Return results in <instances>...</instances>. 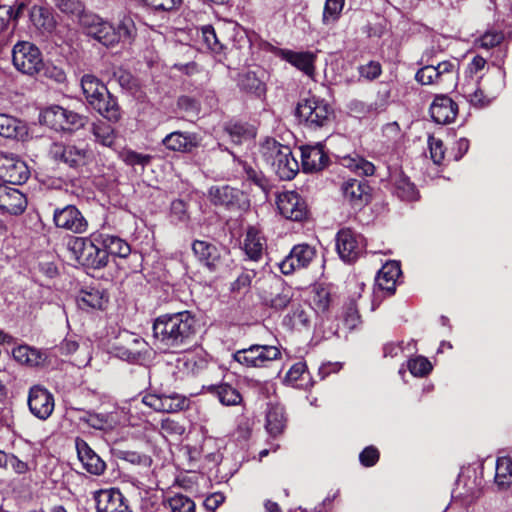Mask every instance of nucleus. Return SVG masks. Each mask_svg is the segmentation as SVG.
I'll list each match as a JSON object with an SVG mask.
<instances>
[{
    "label": "nucleus",
    "mask_w": 512,
    "mask_h": 512,
    "mask_svg": "<svg viewBox=\"0 0 512 512\" xmlns=\"http://www.w3.org/2000/svg\"><path fill=\"white\" fill-rule=\"evenodd\" d=\"M196 332V319L188 311L166 314L153 324V336L166 350H177L190 342Z\"/></svg>",
    "instance_id": "f257e3e1"
},
{
    "label": "nucleus",
    "mask_w": 512,
    "mask_h": 512,
    "mask_svg": "<svg viewBox=\"0 0 512 512\" xmlns=\"http://www.w3.org/2000/svg\"><path fill=\"white\" fill-rule=\"evenodd\" d=\"M80 25L88 36L106 47H113L122 40L130 39L135 30L129 17H124L115 27L91 12L80 18Z\"/></svg>",
    "instance_id": "f03ea898"
},
{
    "label": "nucleus",
    "mask_w": 512,
    "mask_h": 512,
    "mask_svg": "<svg viewBox=\"0 0 512 512\" xmlns=\"http://www.w3.org/2000/svg\"><path fill=\"white\" fill-rule=\"evenodd\" d=\"M83 94L89 105L110 122L121 118L120 107L107 87L93 75H84L81 79Z\"/></svg>",
    "instance_id": "7ed1b4c3"
},
{
    "label": "nucleus",
    "mask_w": 512,
    "mask_h": 512,
    "mask_svg": "<svg viewBox=\"0 0 512 512\" xmlns=\"http://www.w3.org/2000/svg\"><path fill=\"white\" fill-rule=\"evenodd\" d=\"M260 153L282 180L293 179L299 171L298 161L293 156L291 148L274 139L265 140L261 145Z\"/></svg>",
    "instance_id": "20e7f679"
},
{
    "label": "nucleus",
    "mask_w": 512,
    "mask_h": 512,
    "mask_svg": "<svg viewBox=\"0 0 512 512\" xmlns=\"http://www.w3.org/2000/svg\"><path fill=\"white\" fill-rule=\"evenodd\" d=\"M459 62L457 59L445 60L437 65H426L420 68L415 79L422 85H437L446 89L457 84Z\"/></svg>",
    "instance_id": "39448f33"
},
{
    "label": "nucleus",
    "mask_w": 512,
    "mask_h": 512,
    "mask_svg": "<svg viewBox=\"0 0 512 512\" xmlns=\"http://www.w3.org/2000/svg\"><path fill=\"white\" fill-rule=\"evenodd\" d=\"M11 58L14 68L24 75L34 76L44 68L42 52L30 41H17L12 47Z\"/></svg>",
    "instance_id": "423d86ee"
},
{
    "label": "nucleus",
    "mask_w": 512,
    "mask_h": 512,
    "mask_svg": "<svg viewBox=\"0 0 512 512\" xmlns=\"http://www.w3.org/2000/svg\"><path fill=\"white\" fill-rule=\"evenodd\" d=\"M67 249L71 257L81 265L97 269L106 266V254L102 252L95 238L90 240L82 237H71L67 242Z\"/></svg>",
    "instance_id": "0eeeda50"
},
{
    "label": "nucleus",
    "mask_w": 512,
    "mask_h": 512,
    "mask_svg": "<svg viewBox=\"0 0 512 512\" xmlns=\"http://www.w3.org/2000/svg\"><path fill=\"white\" fill-rule=\"evenodd\" d=\"M296 115L308 127L320 128L331 122L332 109L324 100L311 96L298 103Z\"/></svg>",
    "instance_id": "6e6552de"
},
{
    "label": "nucleus",
    "mask_w": 512,
    "mask_h": 512,
    "mask_svg": "<svg viewBox=\"0 0 512 512\" xmlns=\"http://www.w3.org/2000/svg\"><path fill=\"white\" fill-rule=\"evenodd\" d=\"M43 122L56 131L78 130L87 122V118L61 106H51L42 113Z\"/></svg>",
    "instance_id": "1a4fd4ad"
},
{
    "label": "nucleus",
    "mask_w": 512,
    "mask_h": 512,
    "mask_svg": "<svg viewBox=\"0 0 512 512\" xmlns=\"http://www.w3.org/2000/svg\"><path fill=\"white\" fill-rule=\"evenodd\" d=\"M280 350L276 346L251 345L248 348L236 351L233 359L247 367H265L280 356Z\"/></svg>",
    "instance_id": "9d476101"
},
{
    "label": "nucleus",
    "mask_w": 512,
    "mask_h": 512,
    "mask_svg": "<svg viewBox=\"0 0 512 512\" xmlns=\"http://www.w3.org/2000/svg\"><path fill=\"white\" fill-rule=\"evenodd\" d=\"M49 152L54 160L70 167L83 166L91 157V152L85 146L76 144L53 143Z\"/></svg>",
    "instance_id": "9b49d317"
},
{
    "label": "nucleus",
    "mask_w": 512,
    "mask_h": 512,
    "mask_svg": "<svg viewBox=\"0 0 512 512\" xmlns=\"http://www.w3.org/2000/svg\"><path fill=\"white\" fill-rule=\"evenodd\" d=\"M277 208L280 214L291 221H303L307 218L308 208L305 200L295 191H284L277 196Z\"/></svg>",
    "instance_id": "f8f14e48"
},
{
    "label": "nucleus",
    "mask_w": 512,
    "mask_h": 512,
    "mask_svg": "<svg viewBox=\"0 0 512 512\" xmlns=\"http://www.w3.org/2000/svg\"><path fill=\"white\" fill-rule=\"evenodd\" d=\"M365 247L364 238L351 229H342L336 237V248L339 256L345 262L355 261Z\"/></svg>",
    "instance_id": "ddd939ff"
},
{
    "label": "nucleus",
    "mask_w": 512,
    "mask_h": 512,
    "mask_svg": "<svg viewBox=\"0 0 512 512\" xmlns=\"http://www.w3.org/2000/svg\"><path fill=\"white\" fill-rule=\"evenodd\" d=\"M26 163L13 154L0 152V179L12 184H22L29 178Z\"/></svg>",
    "instance_id": "4468645a"
},
{
    "label": "nucleus",
    "mask_w": 512,
    "mask_h": 512,
    "mask_svg": "<svg viewBox=\"0 0 512 512\" xmlns=\"http://www.w3.org/2000/svg\"><path fill=\"white\" fill-rule=\"evenodd\" d=\"M315 256L316 249L313 246L306 243L298 244L279 263V268L283 274L289 275L297 269L306 268Z\"/></svg>",
    "instance_id": "2eb2a0df"
},
{
    "label": "nucleus",
    "mask_w": 512,
    "mask_h": 512,
    "mask_svg": "<svg viewBox=\"0 0 512 512\" xmlns=\"http://www.w3.org/2000/svg\"><path fill=\"white\" fill-rule=\"evenodd\" d=\"M53 220L58 228L76 234L84 233L88 226L86 219L74 205H67L63 208L55 209Z\"/></svg>",
    "instance_id": "dca6fc26"
},
{
    "label": "nucleus",
    "mask_w": 512,
    "mask_h": 512,
    "mask_svg": "<svg viewBox=\"0 0 512 512\" xmlns=\"http://www.w3.org/2000/svg\"><path fill=\"white\" fill-rule=\"evenodd\" d=\"M142 403L156 412L175 413L185 409L187 399L177 393L172 394H146Z\"/></svg>",
    "instance_id": "f3484780"
},
{
    "label": "nucleus",
    "mask_w": 512,
    "mask_h": 512,
    "mask_svg": "<svg viewBox=\"0 0 512 512\" xmlns=\"http://www.w3.org/2000/svg\"><path fill=\"white\" fill-rule=\"evenodd\" d=\"M28 406L34 416L46 420L54 410V397L46 388L35 385L30 388Z\"/></svg>",
    "instance_id": "a211bd4d"
},
{
    "label": "nucleus",
    "mask_w": 512,
    "mask_h": 512,
    "mask_svg": "<svg viewBox=\"0 0 512 512\" xmlns=\"http://www.w3.org/2000/svg\"><path fill=\"white\" fill-rule=\"evenodd\" d=\"M97 512H132L119 489H103L94 493Z\"/></svg>",
    "instance_id": "6ab92c4d"
},
{
    "label": "nucleus",
    "mask_w": 512,
    "mask_h": 512,
    "mask_svg": "<svg viewBox=\"0 0 512 512\" xmlns=\"http://www.w3.org/2000/svg\"><path fill=\"white\" fill-rule=\"evenodd\" d=\"M208 197L214 205L235 209L241 207V200L244 198V194L240 190L228 185H217L209 189Z\"/></svg>",
    "instance_id": "aec40b11"
},
{
    "label": "nucleus",
    "mask_w": 512,
    "mask_h": 512,
    "mask_svg": "<svg viewBox=\"0 0 512 512\" xmlns=\"http://www.w3.org/2000/svg\"><path fill=\"white\" fill-rule=\"evenodd\" d=\"M27 206V199L18 189L0 184V209L12 215L21 214Z\"/></svg>",
    "instance_id": "412c9836"
},
{
    "label": "nucleus",
    "mask_w": 512,
    "mask_h": 512,
    "mask_svg": "<svg viewBox=\"0 0 512 512\" xmlns=\"http://www.w3.org/2000/svg\"><path fill=\"white\" fill-rule=\"evenodd\" d=\"M458 113L457 104L446 95H438L430 106V115L438 124L451 123Z\"/></svg>",
    "instance_id": "4be33fe9"
},
{
    "label": "nucleus",
    "mask_w": 512,
    "mask_h": 512,
    "mask_svg": "<svg viewBox=\"0 0 512 512\" xmlns=\"http://www.w3.org/2000/svg\"><path fill=\"white\" fill-rule=\"evenodd\" d=\"M302 167L305 172H317L324 169L329 161L322 144L306 145L301 148Z\"/></svg>",
    "instance_id": "5701e85b"
},
{
    "label": "nucleus",
    "mask_w": 512,
    "mask_h": 512,
    "mask_svg": "<svg viewBox=\"0 0 512 512\" xmlns=\"http://www.w3.org/2000/svg\"><path fill=\"white\" fill-rule=\"evenodd\" d=\"M26 13L30 15L31 20L36 26H42L45 30H51L54 27L52 19L48 16L44 17L42 8L36 5L30 7L28 0H18L15 6L12 7V19L17 21Z\"/></svg>",
    "instance_id": "b1692460"
},
{
    "label": "nucleus",
    "mask_w": 512,
    "mask_h": 512,
    "mask_svg": "<svg viewBox=\"0 0 512 512\" xmlns=\"http://www.w3.org/2000/svg\"><path fill=\"white\" fill-rule=\"evenodd\" d=\"M78 458L87 472L101 475L106 468L105 462L82 439H76Z\"/></svg>",
    "instance_id": "393cba45"
},
{
    "label": "nucleus",
    "mask_w": 512,
    "mask_h": 512,
    "mask_svg": "<svg viewBox=\"0 0 512 512\" xmlns=\"http://www.w3.org/2000/svg\"><path fill=\"white\" fill-rule=\"evenodd\" d=\"M279 56L295 66L297 69L301 70L307 76H313L315 72V60L316 55L309 51L304 52H295L288 49H281L279 51Z\"/></svg>",
    "instance_id": "a878e982"
},
{
    "label": "nucleus",
    "mask_w": 512,
    "mask_h": 512,
    "mask_svg": "<svg viewBox=\"0 0 512 512\" xmlns=\"http://www.w3.org/2000/svg\"><path fill=\"white\" fill-rule=\"evenodd\" d=\"M369 186L360 180L349 179L342 184L344 198L354 207H362L368 202Z\"/></svg>",
    "instance_id": "bb28decb"
},
{
    "label": "nucleus",
    "mask_w": 512,
    "mask_h": 512,
    "mask_svg": "<svg viewBox=\"0 0 512 512\" xmlns=\"http://www.w3.org/2000/svg\"><path fill=\"white\" fill-rule=\"evenodd\" d=\"M95 241L106 254V264L109 255L126 258L131 253L129 244L116 236L100 234L95 237Z\"/></svg>",
    "instance_id": "cd10ccee"
},
{
    "label": "nucleus",
    "mask_w": 512,
    "mask_h": 512,
    "mask_svg": "<svg viewBox=\"0 0 512 512\" xmlns=\"http://www.w3.org/2000/svg\"><path fill=\"white\" fill-rule=\"evenodd\" d=\"M286 427V416L283 406L279 403H268L265 428L270 436L281 435Z\"/></svg>",
    "instance_id": "c85d7f7f"
},
{
    "label": "nucleus",
    "mask_w": 512,
    "mask_h": 512,
    "mask_svg": "<svg viewBox=\"0 0 512 512\" xmlns=\"http://www.w3.org/2000/svg\"><path fill=\"white\" fill-rule=\"evenodd\" d=\"M481 79L482 77L475 83H466L461 88L463 96L475 107H485L496 98V93L485 92L480 86Z\"/></svg>",
    "instance_id": "c756f323"
},
{
    "label": "nucleus",
    "mask_w": 512,
    "mask_h": 512,
    "mask_svg": "<svg viewBox=\"0 0 512 512\" xmlns=\"http://www.w3.org/2000/svg\"><path fill=\"white\" fill-rule=\"evenodd\" d=\"M401 274L400 266L396 261L385 263L376 276V285L379 289L392 294L396 288V281Z\"/></svg>",
    "instance_id": "7c9ffc66"
},
{
    "label": "nucleus",
    "mask_w": 512,
    "mask_h": 512,
    "mask_svg": "<svg viewBox=\"0 0 512 512\" xmlns=\"http://www.w3.org/2000/svg\"><path fill=\"white\" fill-rule=\"evenodd\" d=\"M195 256L210 270H214L220 260L218 248L206 241L195 240L192 244Z\"/></svg>",
    "instance_id": "2f4dec72"
},
{
    "label": "nucleus",
    "mask_w": 512,
    "mask_h": 512,
    "mask_svg": "<svg viewBox=\"0 0 512 512\" xmlns=\"http://www.w3.org/2000/svg\"><path fill=\"white\" fill-rule=\"evenodd\" d=\"M107 302V294L98 288L81 290L77 296V304L81 309H103Z\"/></svg>",
    "instance_id": "473e14b6"
},
{
    "label": "nucleus",
    "mask_w": 512,
    "mask_h": 512,
    "mask_svg": "<svg viewBox=\"0 0 512 512\" xmlns=\"http://www.w3.org/2000/svg\"><path fill=\"white\" fill-rule=\"evenodd\" d=\"M266 240L263 235L254 227H249L244 239V250L247 256L254 261L261 258Z\"/></svg>",
    "instance_id": "72a5a7b5"
},
{
    "label": "nucleus",
    "mask_w": 512,
    "mask_h": 512,
    "mask_svg": "<svg viewBox=\"0 0 512 512\" xmlns=\"http://www.w3.org/2000/svg\"><path fill=\"white\" fill-rule=\"evenodd\" d=\"M0 135L6 138L23 139L27 135V127L19 119L0 113Z\"/></svg>",
    "instance_id": "f704fd0d"
},
{
    "label": "nucleus",
    "mask_w": 512,
    "mask_h": 512,
    "mask_svg": "<svg viewBox=\"0 0 512 512\" xmlns=\"http://www.w3.org/2000/svg\"><path fill=\"white\" fill-rule=\"evenodd\" d=\"M209 392L216 395L221 404L226 406L239 405L242 401V396L238 390L227 383L219 385L203 386Z\"/></svg>",
    "instance_id": "c9c22d12"
},
{
    "label": "nucleus",
    "mask_w": 512,
    "mask_h": 512,
    "mask_svg": "<svg viewBox=\"0 0 512 512\" xmlns=\"http://www.w3.org/2000/svg\"><path fill=\"white\" fill-rule=\"evenodd\" d=\"M12 355L17 362L29 366H38L46 359V355L43 352L28 345L14 348Z\"/></svg>",
    "instance_id": "e433bc0d"
},
{
    "label": "nucleus",
    "mask_w": 512,
    "mask_h": 512,
    "mask_svg": "<svg viewBox=\"0 0 512 512\" xmlns=\"http://www.w3.org/2000/svg\"><path fill=\"white\" fill-rule=\"evenodd\" d=\"M340 162L342 166L360 176H370L375 171L374 165L358 154L343 156Z\"/></svg>",
    "instance_id": "4c0bfd02"
},
{
    "label": "nucleus",
    "mask_w": 512,
    "mask_h": 512,
    "mask_svg": "<svg viewBox=\"0 0 512 512\" xmlns=\"http://www.w3.org/2000/svg\"><path fill=\"white\" fill-rule=\"evenodd\" d=\"M495 483L501 489L512 484V460L510 457H499L496 461Z\"/></svg>",
    "instance_id": "58836bf2"
},
{
    "label": "nucleus",
    "mask_w": 512,
    "mask_h": 512,
    "mask_svg": "<svg viewBox=\"0 0 512 512\" xmlns=\"http://www.w3.org/2000/svg\"><path fill=\"white\" fill-rule=\"evenodd\" d=\"M90 131L93 134L95 141L103 146L112 147L116 140L114 128L103 121L92 123Z\"/></svg>",
    "instance_id": "ea45409f"
},
{
    "label": "nucleus",
    "mask_w": 512,
    "mask_h": 512,
    "mask_svg": "<svg viewBox=\"0 0 512 512\" xmlns=\"http://www.w3.org/2000/svg\"><path fill=\"white\" fill-rule=\"evenodd\" d=\"M239 86L242 90L261 97L266 92L265 84L257 77L255 72L248 71L239 78Z\"/></svg>",
    "instance_id": "a19ab883"
},
{
    "label": "nucleus",
    "mask_w": 512,
    "mask_h": 512,
    "mask_svg": "<svg viewBox=\"0 0 512 512\" xmlns=\"http://www.w3.org/2000/svg\"><path fill=\"white\" fill-rule=\"evenodd\" d=\"M55 7L60 10L62 13L73 16L78 19L80 23V18L83 15H87L89 12L85 10V6L81 0H52Z\"/></svg>",
    "instance_id": "79ce46f5"
},
{
    "label": "nucleus",
    "mask_w": 512,
    "mask_h": 512,
    "mask_svg": "<svg viewBox=\"0 0 512 512\" xmlns=\"http://www.w3.org/2000/svg\"><path fill=\"white\" fill-rule=\"evenodd\" d=\"M163 144L173 151H188L193 146L192 138L181 132H172L163 139Z\"/></svg>",
    "instance_id": "37998d69"
},
{
    "label": "nucleus",
    "mask_w": 512,
    "mask_h": 512,
    "mask_svg": "<svg viewBox=\"0 0 512 512\" xmlns=\"http://www.w3.org/2000/svg\"><path fill=\"white\" fill-rule=\"evenodd\" d=\"M79 419L81 422L98 430H105L113 426V421L108 414L87 411Z\"/></svg>",
    "instance_id": "c03bdc74"
},
{
    "label": "nucleus",
    "mask_w": 512,
    "mask_h": 512,
    "mask_svg": "<svg viewBox=\"0 0 512 512\" xmlns=\"http://www.w3.org/2000/svg\"><path fill=\"white\" fill-rule=\"evenodd\" d=\"M394 185L395 193L402 200L413 201L417 199V190L407 177L399 175L395 179Z\"/></svg>",
    "instance_id": "a18cd8bd"
},
{
    "label": "nucleus",
    "mask_w": 512,
    "mask_h": 512,
    "mask_svg": "<svg viewBox=\"0 0 512 512\" xmlns=\"http://www.w3.org/2000/svg\"><path fill=\"white\" fill-rule=\"evenodd\" d=\"M226 133L229 139L235 144H241L254 137L253 129L239 123L228 125L226 127Z\"/></svg>",
    "instance_id": "49530a36"
},
{
    "label": "nucleus",
    "mask_w": 512,
    "mask_h": 512,
    "mask_svg": "<svg viewBox=\"0 0 512 512\" xmlns=\"http://www.w3.org/2000/svg\"><path fill=\"white\" fill-rule=\"evenodd\" d=\"M313 309L308 306L298 305L294 308L292 313L288 315L291 325L295 328L306 327L309 325Z\"/></svg>",
    "instance_id": "de8ad7c7"
},
{
    "label": "nucleus",
    "mask_w": 512,
    "mask_h": 512,
    "mask_svg": "<svg viewBox=\"0 0 512 512\" xmlns=\"http://www.w3.org/2000/svg\"><path fill=\"white\" fill-rule=\"evenodd\" d=\"M171 512H195L194 501L186 495L176 494L167 500Z\"/></svg>",
    "instance_id": "09e8293b"
},
{
    "label": "nucleus",
    "mask_w": 512,
    "mask_h": 512,
    "mask_svg": "<svg viewBox=\"0 0 512 512\" xmlns=\"http://www.w3.org/2000/svg\"><path fill=\"white\" fill-rule=\"evenodd\" d=\"M276 291V294L267 300L266 304L274 309L281 310L290 303L292 291L290 287H284L282 284L278 285Z\"/></svg>",
    "instance_id": "8fccbe9b"
},
{
    "label": "nucleus",
    "mask_w": 512,
    "mask_h": 512,
    "mask_svg": "<svg viewBox=\"0 0 512 512\" xmlns=\"http://www.w3.org/2000/svg\"><path fill=\"white\" fill-rule=\"evenodd\" d=\"M344 0H326L324 12H323V23L329 24L335 22L343 9Z\"/></svg>",
    "instance_id": "3c124183"
},
{
    "label": "nucleus",
    "mask_w": 512,
    "mask_h": 512,
    "mask_svg": "<svg viewBox=\"0 0 512 512\" xmlns=\"http://www.w3.org/2000/svg\"><path fill=\"white\" fill-rule=\"evenodd\" d=\"M408 369L412 375L423 377L431 371L432 365L426 358L418 356L408 361Z\"/></svg>",
    "instance_id": "603ef678"
},
{
    "label": "nucleus",
    "mask_w": 512,
    "mask_h": 512,
    "mask_svg": "<svg viewBox=\"0 0 512 512\" xmlns=\"http://www.w3.org/2000/svg\"><path fill=\"white\" fill-rule=\"evenodd\" d=\"M121 159L128 165H140L144 167L149 164L151 156L140 154L132 150H126L121 153Z\"/></svg>",
    "instance_id": "864d4df0"
},
{
    "label": "nucleus",
    "mask_w": 512,
    "mask_h": 512,
    "mask_svg": "<svg viewBox=\"0 0 512 512\" xmlns=\"http://www.w3.org/2000/svg\"><path fill=\"white\" fill-rule=\"evenodd\" d=\"M428 146L431 159L435 164H440L443 161L445 155L442 140L435 138L434 136H430L428 138Z\"/></svg>",
    "instance_id": "5fc2aeb1"
},
{
    "label": "nucleus",
    "mask_w": 512,
    "mask_h": 512,
    "mask_svg": "<svg viewBox=\"0 0 512 512\" xmlns=\"http://www.w3.org/2000/svg\"><path fill=\"white\" fill-rule=\"evenodd\" d=\"M504 39L502 32H486L483 36L476 40V44L481 48L490 49L498 46Z\"/></svg>",
    "instance_id": "6e6d98bb"
},
{
    "label": "nucleus",
    "mask_w": 512,
    "mask_h": 512,
    "mask_svg": "<svg viewBox=\"0 0 512 512\" xmlns=\"http://www.w3.org/2000/svg\"><path fill=\"white\" fill-rule=\"evenodd\" d=\"M244 171L246 173L247 179L252 181L255 185H257L262 191L267 192L268 189V180L264 176L261 171H257L251 166L244 165Z\"/></svg>",
    "instance_id": "4d7b16f0"
},
{
    "label": "nucleus",
    "mask_w": 512,
    "mask_h": 512,
    "mask_svg": "<svg viewBox=\"0 0 512 512\" xmlns=\"http://www.w3.org/2000/svg\"><path fill=\"white\" fill-rule=\"evenodd\" d=\"M144 3L155 11L170 12L177 9L182 0H145Z\"/></svg>",
    "instance_id": "13d9d810"
},
{
    "label": "nucleus",
    "mask_w": 512,
    "mask_h": 512,
    "mask_svg": "<svg viewBox=\"0 0 512 512\" xmlns=\"http://www.w3.org/2000/svg\"><path fill=\"white\" fill-rule=\"evenodd\" d=\"M202 36H203V39L207 45V47L214 51V52H219L221 49H222V45L220 44L217 36H216V33H215V30L212 26H204L202 27Z\"/></svg>",
    "instance_id": "bf43d9fd"
},
{
    "label": "nucleus",
    "mask_w": 512,
    "mask_h": 512,
    "mask_svg": "<svg viewBox=\"0 0 512 512\" xmlns=\"http://www.w3.org/2000/svg\"><path fill=\"white\" fill-rule=\"evenodd\" d=\"M378 459H379V452L373 446L366 447L359 455V460H360L361 464L366 467L375 465L376 462L378 461Z\"/></svg>",
    "instance_id": "052dcab7"
},
{
    "label": "nucleus",
    "mask_w": 512,
    "mask_h": 512,
    "mask_svg": "<svg viewBox=\"0 0 512 512\" xmlns=\"http://www.w3.org/2000/svg\"><path fill=\"white\" fill-rule=\"evenodd\" d=\"M313 304L319 311H326L330 305V296L326 289H318L313 297Z\"/></svg>",
    "instance_id": "680f3d73"
},
{
    "label": "nucleus",
    "mask_w": 512,
    "mask_h": 512,
    "mask_svg": "<svg viewBox=\"0 0 512 512\" xmlns=\"http://www.w3.org/2000/svg\"><path fill=\"white\" fill-rule=\"evenodd\" d=\"M171 216L179 222L187 221L189 217L185 202L182 200H174L171 203Z\"/></svg>",
    "instance_id": "e2e57ef3"
},
{
    "label": "nucleus",
    "mask_w": 512,
    "mask_h": 512,
    "mask_svg": "<svg viewBox=\"0 0 512 512\" xmlns=\"http://www.w3.org/2000/svg\"><path fill=\"white\" fill-rule=\"evenodd\" d=\"M359 73L362 77L373 80L381 74V66L378 62L371 61L366 65L359 68Z\"/></svg>",
    "instance_id": "0e129e2a"
},
{
    "label": "nucleus",
    "mask_w": 512,
    "mask_h": 512,
    "mask_svg": "<svg viewBox=\"0 0 512 512\" xmlns=\"http://www.w3.org/2000/svg\"><path fill=\"white\" fill-rule=\"evenodd\" d=\"M306 364L304 362H297L295 363L287 372L286 374V380L294 384L298 380H300L303 376V374L306 372Z\"/></svg>",
    "instance_id": "69168bd1"
},
{
    "label": "nucleus",
    "mask_w": 512,
    "mask_h": 512,
    "mask_svg": "<svg viewBox=\"0 0 512 512\" xmlns=\"http://www.w3.org/2000/svg\"><path fill=\"white\" fill-rule=\"evenodd\" d=\"M255 277L254 271H245L242 272L238 278L232 284V290L240 291L241 289L247 288L250 286L252 279Z\"/></svg>",
    "instance_id": "338daca9"
},
{
    "label": "nucleus",
    "mask_w": 512,
    "mask_h": 512,
    "mask_svg": "<svg viewBox=\"0 0 512 512\" xmlns=\"http://www.w3.org/2000/svg\"><path fill=\"white\" fill-rule=\"evenodd\" d=\"M177 106L185 112H196L198 110L197 101L189 96H181L178 98Z\"/></svg>",
    "instance_id": "774afa93"
}]
</instances>
